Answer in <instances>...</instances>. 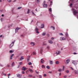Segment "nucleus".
Wrapping results in <instances>:
<instances>
[{
	"mask_svg": "<svg viewBox=\"0 0 78 78\" xmlns=\"http://www.w3.org/2000/svg\"><path fill=\"white\" fill-rule=\"evenodd\" d=\"M46 3V1H44L43 3V5H44Z\"/></svg>",
	"mask_w": 78,
	"mask_h": 78,
	"instance_id": "bb28decb",
	"label": "nucleus"
},
{
	"mask_svg": "<svg viewBox=\"0 0 78 78\" xmlns=\"http://www.w3.org/2000/svg\"><path fill=\"white\" fill-rule=\"evenodd\" d=\"M40 0H37L36 1V3L37 4H39L40 3Z\"/></svg>",
	"mask_w": 78,
	"mask_h": 78,
	"instance_id": "2eb2a0df",
	"label": "nucleus"
},
{
	"mask_svg": "<svg viewBox=\"0 0 78 78\" xmlns=\"http://www.w3.org/2000/svg\"><path fill=\"white\" fill-rule=\"evenodd\" d=\"M14 62H13L12 63V66H14Z\"/></svg>",
	"mask_w": 78,
	"mask_h": 78,
	"instance_id": "37998d69",
	"label": "nucleus"
},
{
	"mask_svg": "<svg viewBox=\"0 0 78 78\" xmlns=\"http://www.w3.org/2000/svg\"><path fill=\"white\" fill-rule=\"evenodd\" d=\"M44 76H47V74H44L43 75Z\"/></svg>",
	"mask_w": 78,
	"mask_h": 78,
	"instance_id": "09e8293b",
	"label": "nucleus"
},
{
	"mask_svg": "<svg viewBox=\"0 0 78 78\" xmlns=\"http://www.w3.org/2000/svg\"><path fill=\"white\" fill-rule=\"evenodd\" d=\"M10 59H12V57L10 56Z\"/></svg>",
	"mask_w": 78,
	"mask_h": 78,
	"instance_id": "0e129e2a",
	"label": "nucleus"
},
{
	"mask_svg": "<svg viewBox=\"0 0 78 78\" xmlns=\"http://www.w3.org/2000/svg\"><path fill=\"white\" fill-rule=\"evenodd\" d=\"M54 39H55L54 37H52V38H51V40H53Z\"/></svg>",
	"mask_w": 78,
	"mask_h": 78,
	"instance_id": "de8ad7c7",
	"label": "nucleus"
},
{
	"mask_svg": "<svg viewBox=\"0 0 78 78\" xmlns=\"http://www.w3.org/2000/svg\"><path fill=\"white\" fill-rule=\"evenodd\" d=\"M64 66H63L62 69V71H64Z\"/></svg>",
	"mask_w": 78,
	"mask_h": 78,
	"instance_id": "3c124183",
	"label": "nucleus"
},
{
	"mask_svg": "<svg viewBox=\"0 0 78 78\" xmlns=\"http://www.w3.org/2000/svg\"><path fill=\"white\" fill-rule=\"evenodd\" d=\"M23 59H24V58L23 57V56L21 57V58H20V61H22Z\"/></svg>",
	"mask_w": 78,
	"mask_h": 78,
	"instance_id": "f3484780",
	"label": "nucleus"
},
{
	"mask_svg": "<svg viewBox=\"0 0 78 78\" xmlns=\"http://www.w3.org/2000/svg\"><path fill=\"white\" fill-rule=\"evenodd\" d=\"M74 72L76 74H78V72L77 71L75 70Z\"/></svg>",
	"mask_w": 78,
	"mask_h": 78,
	"instance_id": "7c9ffc66",
	"label": "nucleus"
},
{
	"mask_svg": "<svg viewBox=\"0 0 78 78\" xmlns=\"http://www.w3.org/2000/svg\"><path fill=\"white\" fill-rule=\"evenodd\" d=\"M35 72L37 74H39V72H37V70H35Z\"/></svg>",
	"mask_w": 78,
	"mask_h": 78,
	"instance_id": "4c0bfd02",
	"label": "nucleus"
},
{
	"mask_svg": "<svg viewBox=\"0 0 78 78\" xmlns=\"http://www.w3.org/2000/svg\"><path fill=\"white\" fill-rule=\"evenodd\" d=\"M42 68H45V66H44V65H43L42 66Z\"/></svg>",
	"mask_w": 78,
	"mask_h": 78,
	"instance_id": "c85d7f7f",
	"label": "nucleus"
},
{
	"mask_svg": "<svg viewBox=\"0 0 78 78\" xmlns=\"http://www.w3.org/2000/svg\"><path fill=\"white\" fill-rule=\"evenodd\" d=\"M2 75H4V76H6V74L5 73H3V72H2Z\"/></svg>",
	"mask_w": 78,
	"mask_h": 78,
	"instance_id": "412c9836",
	"label": "nucleus"
},
{
	"mask_svg": "<svg viewBox=\"0 0 78 78\" xmlns=\"http://www.w3.org/2000/svg\"><path fill=\"white\" fill-rule=\"evenodd\" d=\"M48 42H49V44H53V41H51V40H49L48 41Z\"/></svg>",
	"mask_w": 78,
	"mask_h": 78,
	"instance_id": "0eeeda50",
	"label": "nucleus"
},
{
	"mask_svg": "<svg viewBox=\"0 0 78 78\" xmlns=\"http://www.w3.org/2000/svg\"><path fill=\"white\" fill-rule=\"evenodd\" d=\"M15 41H13L12 43V44H13V45H14V43L15 42Z\"/></svg>",
	"mask_w": 78,
	"mask_h": 78,
	"instance_id": "8fccbe9b",
	"label": "nucleus"
},
{
	"mask_svg": "<svg viewBox=\"0 0 78 78\" xmlns=\"http://www.w3.org/2000/svg\"><path fill=\"white\" fill-rule=\"evenodd\" d=\"M64 78H67V76L65 75V76H64Z\"/></svg>",
	"mask_w": 78,
	"mask_h": 78,
	"instance_id": "5fc2aeb1",
	"label": "nucleus"
},
{
	"mask_svg": "<svg viewBox=\"0 0 78 78\" xmlns=\"http://www.w3.org/2000/svg\"><path fill=\"white\" fill-rule=\"evenodd\" d=\"M33 54L34 55H36V52L35 51H34L33 53Z\"/></svg>",
	"mask_w": 78,
	"mask_h": 78,
	"instance_id": "2f4dec72",
	"label": "nucleus"
},
{
	"mask_svg": "<svg viewBox=\"0 0 78 78\" xmlns=\"http://www.w3.org/2000/svg\"><path fill=\"white\" fill-rule=\"evenodd\" d=\"M77 62H78V61L73 60L72 61V63L74 64V65H77L78 64Z\"/></svg>",
	"mask_w": 78,
	"mask_h": 78,
	"instance_id": "f257e3e1",
	"label": "nucleus"
},
{
	"mask_svg": "<svg viewBox=\"0 0 78 78\" xmlns=\"http://www.w3.org/2000/svg\"><path fill=\"white\" fill-rule=\"evenodd\" d=\"M32 12V14L34 16H36V14H34V12Z\"/></svg>",
	"mask_w": 78,
	"mask_h": 78,
	"instance_id": "c9c22d12",
	"label": "nucleus"
},
{
	"mask_svg": "<svg viewBox=\"0 0 78 78\" xmlns=\"http://www.w3.org/2000/svg\"><path fill=\"white\" fill-rule=\"evenodd\" d=\"M47 36H48V37H49V36H50V35L49 34H47Z\"/></svg>",
	"mask_w": 78,
	"mask_h": 78,
	"instance_id": "864d4df0",
	"label": "nucleus"
},
{
	"mask_svg": "<svg viewBox=\"0 0 78 78\" xmlns=\"http://www.w3.org/2000/svg\"><path fill=\"white\" fill-rule=\"evenodd\" d=\"M9 52L10 53H13V52H12V50H10L9 51Z\"/></svg>",
	"mask_w": 78,
	"mask_h": 78,
	"instance_id": "79ce46f5",
	"label": "nucleus"
},
{
	"mask_svg": "<svg viewBox=\"0 0 78 78\" xmlns=\"http://www.w3.org/2000/svg\"><path fill=\"white\" fill-rule=\"evenodd\" d=\"M12 24H11L10 25H9L8 26V28H10V27H12Z\"/></svg>",
	"mask_w": 78,
	"mask_h": 78,
	"instance_id": "aec40b11",
	"label": "nucleus"
},
{
	"mask_svg": "<svg viewBox=\"0 0 78 78\" xmlns=\"http://www.w3.org/2000/svg\"><path fill=\"white\" fill-rule=\"evenodd\" d=\"M0 11H1V12H3V10H0Z\"/></svg>",
	"mask_w": 78,
	"mask_h": 78,
	"instance_id": "052dcab7",
	"label": "nucleus"
},
{
	"mask_svg": "<svg viewBox=\"0 0 78 78\" xmlns=\"http://www.w3.org/2000/svg\"><path fill=\"white\" fill-rule=\"evenodd\" d=\"M22 8V7H18V9H21Z\"/></svg>",
	"mask_w": 78,
	"mask_h": 78,
	"instance_id": "6e6d98bb",
	"label": "nucleus"
},
{
	"mask_svg": "<svg viewBox=\"0 0 78 78\" xmlns=\"http://www.w3.org/2000/svg\"><path fill=\"white\" fill-rule=\"evenodd\" d=\"M39 77L40 78H42V76L41 75H39Z\"/></svg>",
	"mask_w": 78,
	"mask_h": 78,
	"instance_id": "a18cd8bd",
	"label": "nucleus"
},
{
	"mask_svg": "<svg viewBox=\"0 0 78 78\" xmlns=\"http://www.w3.org/2000/svg\"><path fill=\"white\" fill-rule=\"evenodd\" d=\"M12 46H13V44L12 45V44H10L9 45V48H11L12 47Z\"/></svg>",
	"mask_w": 78,
	"mask_h": 78,
	"instance_id": "a211bd4d",
	"label": "nucleus"
},
{
	"mask_svg": "<svg viewBox=\"0 0 78 78\" xmlns=\"http://www.w3.org/2000/svg\"><path fill=\"white\" fill-rule=\"evenodd\" d=\"M35 31H39V29L37 28V27H36L34 29Z\"/></svg>",
	"mask_w": 78,
	"mask_h": 78,
	"instance_id": "4468645a",
	"label": "nucleus"
},
{
	"mask_svg": "<svg viewBox=\"0 0 78 78\" xmlns=\"http://www.w3.org/2000/svg\"><path fill=\"white\" fill-rule=\"evenodd\" d=\"M22 70H24V71H25L26 70V68H25V67H23L22 68Z\"/></svg>",
	"mask_w": 78,
	"mask_h": 78,
	"instance_id": "6ab92c4d",
	"label": "nucleus"
},
{
	"mask_svg": "<svg viewBox=\"0 0 78 78\" xmlns=\"http://www.w3.org/2000/svg\"><path fill=\"white\" fill-rule=\"evenodd\" d=\"M51 28H53V30H55V27L51 26Z\"/></svg>",
	"mask_w": 78,
	"mask_h": 78,
	"instance_id": "cd10ccee",
	"label": "nucleus"
},
{
	"mask_svg": "<svg viewBox=\"0 0 78 78\" xmlns=\"http://www.w3.org/2000/svg\"><path fill=\"white\" fill-rule=\"evenodd\" d=\"M28 10L27 12V14H29V12H30V9H28Z\"/></svg>",
	"mask_w": 78,
	"mask_h": 78,
	"instance_id": "473e14b6",
	"label": "nucleus"
},
{
	"mask_svg": "<svg viewBox=\"0 0 78 78\" xmlns=\"http://www.w3.org/2000/svg\"><path fill=\"white\" fill-rule=\"evenodd\" d=\"M14 54H12L11 55V57H12V56H14Z\"/></svg>",
	"mask_w": 78,
	"mask_h": 78,
	"instance_id": "603ef678",
	"label": "nucleus"
},
{
	"mask_svg": "<svg viewBox=\"0 0 78 78\" xmlns=\"http://www.w3.org/2000/svg\"><path fill=\"white\" fill-rule=\"evenodd\" d=\"M59 34L61 36H62V35H63V34H62V33Z\"/></svg>",
	"mask_w": 78,
	"mask_h": 78,
	"instance_id": "c03bdc74",
	"label": "nucleus"
},
{
	"mask_svg": "<svg viewBox=\"0 0 78 78\" xmlns=\"http://www.w3.org/2000/svg\"><path fill=\"white\" fill-rule=\"evenodd\" d=\"M73 11V14L74 15H76L77 14V11L76 10H74V9H72Z\"/></svg>",
	"mask_w": 78,
	"mask_h": 78,
	"instance_id": "7ed1b4c3",
	"label": "nucleus"
},
{
	"mask_svg": "<svg viewBox=\"0 0 78 78\" xmlns=\"http://www.w3.org/2000/svg\"><path fill=\"white\" fill-rule=\"evenodd\" d=\"M41 64H43V63H44V60H43V59L42 58L41 59Z\"/></svg>",
	"mask_w": 78,
	"mask_h": 78,
	"instance_id": "ddd939ff",
	"label": "nucleus"
},
{
	"mask_svg": "<svg viewBox=\"0 0 78 78\" xmlns=\"http://www.w3.org/2000/svg\"><path fill=\"white\" fill-rule=\"evenodd\" d=\"M31 62H30L29 63H28V65H31Z\"/></svg>",
	"mask_w": 78,
	"mask_h": 78,
	"instance_id": "49530a36",
	"label": "nucleus"
},
{
	"mask_svg": "<svg viewBox=\"0 0 78 78\" xmlns=\"http://www.w3.org/2000/svg\"><path fill=\"white\" fill-rule=\"evenodd\" d=\"M76 54H77V53H76L75 52H74V53H73L74 55H76Z\"/></svg>",
	"mask_w": 78,
	"mask_h": 78,
	"instance_id": "69168bd1",
	"label": "nucleus"
},
{
	"mask_svg": "<svg viewBox=\"0 0 78 78\" xmlns=\"http://www.w3.org/2000/svg\"><path fill=\"white\" fill-rule=\"evenodd\" d=\"M0 66H2V67H3V65H2V64H1L0 63Z\"/></svg>",
	"mask_w": 78,
	"mask_h": 78,
	"instance_id": "bf43d9fd",
	"label": "nucleus"
},
{
	"mask_svg": "<svg viewBox=\"0 0 78 78\" xmlns=\"http://www.w3.org/2000/svg\"><path fill=\"white\" fill-rule=\"evenodd\" d=\"M49 63L50 64H51V65L53 64V61L51 60H49Z\"/></svg>",
	"mask_w": 78,
	"mask_h": 78,
	"instance_id": "dca6fc26",
	"label": "nucleus"
},
{
	"mask_svg": "<svg viewBox=\"0 0 78 78\" xmlns=\"http://www.w3.org/2000/svg\"><path fill=\"white\" fill-rule=\"evenodd\" d=\"M29 77H32L33 76V75L31 74H29Z\"/></svg>",
	"mask_w": 78,
	"mask_h": 78,
	"instance_id": "72a5a7b5",
	"label": "nucleus"
},
{
	"mask_svg": "<svg viewBox=\"0 0 78 78\" xmlns=\"http://www.w3.org/2000/svg\"><path fill=\"white\" fill-rule=\"evenodd\" d=\"M44 27V25L43 24H41V28H43Z\"/></svg>",
	"mask_w": 78,
	"mask_h": 78,
	"instance_id": "b1692460",
	"label": "nucleus"
},
{
	"mask_svg": "<svg viewBox=\"0 0 78 78\" xmlns=\"http://www.w3.org/2000/svg\"><path fill=\"white\" fill-rule=\"evenodd\" d=\"M36 33H37V34H39V31H38V30H37L36 31Z\"/></svg>",
	"mask_w": 78,
	"mask_h": 78,
	"instance_id": "a19ab883",
	"label": "nucleus"
},
{
	"mask_svg": "<svg viewBox=\"0 0 78 78\" xmlns=\"http://www.w3.org/2000/svg\"><path fill=\"white\" fill-rule=\"evenodd\" d=\"M46 68L48 69H50V67L49 66H46Z\"/></svg>",
	"mask_w": 78,
	"mask_h": 78,
	"instance_id": "f704fd0d",
	"label": "nucleus"
},
{
	"mask_svg": "<svg viewBox=\"0 0 78 78\" xmlns=\"http://www.w3.org/2000/svg\"><path fill=\"white\" fill-rule=\"evenodd\" d=\"M60 53H61V52L58 51H56V54H57V55H59V54H60Z\"/></svg>",
	"mask_w": 78,
	"mask_h": 78,
	"instance_id": "1a4fd4ad",
	"label": "nucleus"
},
{
	"mask_svg": "<svg viewBox=\"0 0 78 78\" xmlns=\"http://www.w3.org/2000/svg\"><path fill=\"white\" fill-rule=\"evenodd\" d=\"M43 6L44 8H47L48 6V5H47L46 4H44V5H43Z\"/></svg>",
	"mask_w": 78,
	"mask_h": 78,
	"instance_id": "f8f14e48",
	"label": "nucleus"
},
{
	"mask_svg": "<svg viewBox=\"0 0 78 78\" xmlns=\"http://www.w3.org/2000/svg\"><path fill=\"white\" fill-rule=\"evenodd\" d=\"M49 11H50V12H51V11H52V10H51V8H50L49 9Z\"/></svg>",
	"mask_w": 78,
	"mask_h": 78,
	"instance_id": "ea45409f",
	"label": "nucleus"
},
{
	"mask_svg": "<svg viewBox=\"0 0 78 78\" xmlns=\"http://www.w3.org/2000/svg\"><path fill=\"white\" fill-rule=\"evenodd\" d=\"M47 48L48 50H49V49H50V46H47Z\"/></svg>",
	"mask_w": 78,
	"mask_h": 78,
	"instance_id": "c756f323",
	"label": "nucleus"
},
{
	"mask_svg": "<svg viewBox=\"0 0 78 78\" xmlns=\"http://www.w3.org/2000/svg\"><path fill=\"white\" fill-rule=\"evenodd\" d=\"M58 72H61V71H62V69H58Z\"/></svg>",
	"mask_w": 78,
	"mask_h": 78,
	"instance_id": "a878e982",
	"label": "nucleus"
},
{
	"mask_svg": "<svg viewBox=\"0 0 78 78\" xmlns=\"http://www.w3.org/2000/svg\"><path fill=\"white\" fill-rule=\"evenodd\" d=\"M66 73H69V71L68 70H67L66 71Z\"/></svg>",
	"mask_w": 78,
	"mask_h": 78,
	"instance_id": "58836bf2",
	"label": "nucleus"
},
{
	"mask_svg": "<svg viewBox=\"0 0 78 78\" xmlns=\"http://www.w3.org/2000/svg\"><path fill=\"white\" fill-rule=\"evenodd\" d=\"M7 1L9 3H10V2H11V0H7Z\"/></svg>",
	"mask_w": 78,
	"mask_h": 78,
	"instance_id": "e433bc0d",
	"label": "nucleus"
},
{
	"mask_svg": "<svg viewBox=\"0 0 78 78\" xmlns=\"http://www.w3.org/2000/svg\"><path fill=\"white\" fill-rule=\"evenodd\" d=\"M43 45L47 46V44L45 42H44L43 43Z\"/></svg>",
	"mask_w": 78,
	"mask_h": 78,
	"instance_id": "9d476101",
	"label": "nucleus"
},
{
	"mask_svg": "<svg viewBox=\"0 0 78 78\" xmlns=\"http://www.w3.org/2000/svg\"><path fill=\"white\" fill-rule=\"evenodd\" d=\"M30 44L32 46H34L35 45V44H34V43L33 42H31L30 43Z\"/></svg>",
	"mask_w": 78,
	"mask_h": 78,
	"instance_id": "9b49d317",
	"label": "nucleus"
},
{
	"mask_svg": "<svg viewBox=\"0 0 78 78\" xmlns=\"http://www.w3.org/2000/svg\"><path fill=\"white\" fill-rule=\"evenodd\" d=\"M17 77H18V78H22V75L18 74H17Z\"/></svg>",
	"mask_w": 78,
	"mask_h": 78,
	"instance_id": "423d86ee",
	"label": "nucleus"
},
{
	"mask_svg": "<svg viewBox=\"0 0 78 78\" xmlns=\"http://www.w3.org/2000/svg\"><path fill=\"white\" fill-rule=\"evenodd\" d=\"M21 28L20 27H17L15 29V33H17L19 31V30H20V29H21Z\"/></svg>",
	"mask_w": 78,
	"mask_h": 78,
	"instance_id": "f03ea898",
	"label": "nucleus"
},
{
	"mask_svg": "<svg viewBox=\"0 0 78 78\" xmlns=\"http://www.w3.org/2000/svg\"><path fill=\"white\" fill-rule=\"evenodd\" d=\"M30 57V56H28V57H27V58H28L29 59Z\"/></svg>",
	"mask_w": 78,
	"mask_h": 78,
	"instance_id": "774afa93",
	"label": "nucleus"
},
{
	"mask_svg": "<svg viewBox=\"0 0 78 78\" xmlns=\"http://www.w3.org/2000/svg\"><path fill=\"white\" fill-rule=\"evenodd\" d=\"M42 52H43V50L42 49H41L40 50V53L41 54H42Z\"/></svg>",
	"mask_w": 78,
	"mask_h": 78,
	"instance_id": "6e6552de",
	"label": "nucleus"
},
{
	"mask_svg": "<svg viewBox=\"0 0 78 78\" xmlns=\"http://www.w3.org/2000/svg\"><path fill=\"white\" fill-rule=\"evenodd\" d=\"M29 71H30V72L31 73H32V72H33V71L31 69H29Z\"/></svg>",
	"mask_w": 78,
	"mask_h": 78,
	"instance_id": "4be33fe9",
	"label": "nucleus"
},
{
	"mask_svg": "<svg viewBox=\"0 0 78 78\" xmlns=\"http://www.w3.org/2000/svg\"><path fill=\"white\" fill-rule=\"evenodd\" d=\"M11 74L10 73H9L8 74V76H10Z\"/></svg>",
	"mask_w": 78,
	"mask_h": 78,
	"instance_id": "680f3d73",
	"label": "nucleus"
},
{
	"mask_svg": "<svg viewBox=\"0 0 78 78\" xmlns=\"http://www.w3.org/2000/svg\"><path fill=\"white\" fill-rule=\"evenodd\" d=\"M70 62V59H68L66 61V64H68L69 62Z\"/></svg>",
	"mask_w": 78,
	"mask_h": 78,
	"instance_id": "39448f33",
	"label": "nucleus"
},
{
	"mask_svg": "<svg viewBox=\"0 0 78 78\" xmlns=\"http://www.w3.org/2000/svg\"><path fill=\"white\" fill-rule=\"evenodd\" d=\"M3 18H1V21H3Z\"/></svg>",
	"mask_w": 78,
	"mask_h": 78,
	"instance_id": "338daca9",
	"label": "nucleus"
},
{
	"mask_svg": "<svg viewBox=\"0 0 78 78\" xmlns=\"http://www.w3.org/2000/svg\"><path fill=\"white\" fill-rule=\"evenodd\" d=\"M66 38L64 37H61L60 38V41H62V40H66Z\"/></svg>",
	"mask_w": 78,
	"mask_h": 78,
	"instance_id": "20e7f679",
	"label": "nucleus"
},
{
	"mask_svg": "<svg viewBox=\"0 0 78 78\" xmlns=\"http://www.w3.org/2000/svg\"><path fill=\"white\" fill-rule=\"evenodd\" d=\"M72 3H71L70 5V7H72Z\"/></svg>",
	"mask_w": 78,
	"mask_h": 78,
	"instance_id": "4d7b16f0",
	"label": "nucleus"
},
{
	"mask_svg": "<svg viewBox=\"0 0 78 78\" xmlns=\"http://www.w3.org/2000/svg\"><path fill=\"white\" fill-rule=\"evenodd\" d=\"M55 64H59V62H58V61H56Z\"/></svg>",
	"mask_w": 78,
	"mask_h": 78,
	"instance_id": "393cba45",
	"label": "nucleus"
},
{
	"mask_svg": "<svg viewBox=\"0 0 78 78\" xmlns=\"http://www.w3.org/2000/svg\"><path fill=\"white\" fill-rule=\"evenodd\" d=\"M45 34H46V33H45V32H43L42 34V36H44L45 35Z\"/></svg>",
	"mask_w": 78,
	"mask_h": 78,
	"instance_id": "5701e85b",
	"label": "nucleus"
},
{
	"mask_svg": "<svg viewBox=\"0 0 78 78\" xmlns=\"http://www.w3.org/2000/svg\"><path fill=\"white\" fill-rule=\"evenodd\" d=\"M22 64V62H20V65H21Z\"/></svg>",
	"mask_w": 78,
	"mask_h": 78,
	"instance_id": "e2e57ef3",
	"label": "nucleus"
},
{
	"mask_svg": "<svg viewBox=\"0 0 78 78\" xmlns=\"http://www.w3.org/2000/svg\"><path fill=\"white\" fill-rule=\"evenodd\" d=\"M66 36H68V34L66 33Z\"/></svg>",
	"mask_w": 78,
	"mask_h": 78,
	"instance_id": "13d9d810",
	"label": "nucleus"
}]
</instances>
